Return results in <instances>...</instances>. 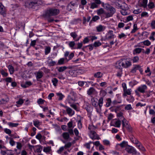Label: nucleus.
<instances>
[{
	"instance_id": "27",
	"label": "nucleus",
	"mask_w": 155,
	"mask_h": 155,
	"mask_svg": "<svg viewBox=\"0 0 155 155\" xmlns=\"http://www.w3.org/2000/svg\"><path fill=\"white\" fill-rule=\"evenodd\" d=\"M136 146L140 150L143 151L144 152L146 150L145 148L144 147L140 142V143H139L138 144L136 145Z\"/></svg>"
},
{
	"instance_id": "64",
	"label": "nucleus",
	"mask_w": 155,
	"mask_h": 155,
	"mask_svg": "<svg viewBox=\"0 0 155 155\" xmlns=\"http://www.w3.org/2000/svg\"><path fill=\"white\" fill-rule=\"evenodd\" d=\"M4 80L7 82L10 83L12 81V79L11 77H8L4 79Z\"/></svg>"
},
{
	"instance_id": "54",
	"label": "nucleus",
	"mask_w": 155,
	"mask_h": 155,
	"mask_svg": "<svg viewBox=\"0 0 155 155\" xmlns=\"http://www.w3.org/2000/svg\"><path fill=\"white\" fill-rule=\"evenodd\" d=\"M104 12V11L103 8H101L97 11V13L98 15H100Z\"/></svg>"
},
{
	"instance_id": "52",
	"label": "nucleus",
	"mask_w": 155,
	"mask_h": 155,
	"mask_svg": "<svg viewBox=\"0 0 155 155\" xmlns=\"http://www.w3.org/2000/svg\"><path fill=\"white\" fill-rule=\"evenodd\" d=\"M120 9L121 10H125L126 9H128V8L127 4H126L125 3L123 4L122 5Z\"/></svg>"
},
{
	"instance_id": "61",
	"label": "nucleus",
	"mask_w": 155,
	"mask_h": 155,
	"mask_svg": "<svg viewBox=\"0 0 155 155\" xmlns=\"http://www.w3.org/2000/svg\"><path fill=\"white\" fill-rule=\"evenodd\" d=\"M51 150V147H44L43 149V151L45 153H48Z\"/></svg>"
},
{
	"instance_id": "47",
	"label": "nucleus",
	"mask_w": 155,
	"mask_h": 155,
	"mask_svg": "<svg viewBox=\"0 0 155 155\" xmlns=\"http://www.w3.org/2000/svg\"><path fill=\"white\" fill-rule=\"evenodd\" d=\"M137 28V25L136 24H134L133 26V29L131 31V33H134L137 30H138Z\"/></svg>"
},
{
	"instance_id": "33",
	"label": "nucleus",
	"mask_w": 155,
	"mask_h": 155,
	"mask_svg": "<svg viewBox=\"0 0 155 155\" xmlns=\"http://www.w3.org/2000/svg\"><path fill=\"white\" fill-rule=\"evenodd\" d=\"M95 91L93 87H91L87 91V94L89 95H91Z\"/></svg>"
},
{
	"instance_id": "12",
	"label": "nucleus",
	"mask_w": 155,
	"mask_h": 155,
	"mask_svg": "<svg viewBox=\"0 0 155 155\" xmlns=\"http://www.w3.org/2000/svg\"><path fill=\"white\" fill-rule=\"evenodd\" d=\"M130 139L131 142L133 143L136 144V145L138 144V143H140V141L138 140L133 135H131L130 137Z\"/></svg>"
},
{
	"instance_id": "42",
	"label": "nucleus",
	"mask_w": 155,
	"mask_h": 155,
	"mask_svg": "<svg viewBox=\"0 0 155 155\" xmlns=\"http://www.w3.org/2000/svg\"><path fill=\"white\" fill-rule=\"evenodd\" d=\"M107 102L105 105L106 107H108L112 103L111 99L110 98H108L106 99Z\"/></svg>"
},
{
	"instance_id": "43",
	"label": "nucleus",
	"mask_w": 155,
	"mask_h": 155,
	"mask_svg": "<svg viewBox=\"0 0 155 155\" xmlns=\"http://www.w3.org/2000/svg\"><path fill=\"white\" fill-rule=\"evenodd\" d=\"M97 31L98 32L102 31L104 30L103 26L101 25H100L96 27Z\"/></svg>"
},
{
	"instance_id": "8",
	"label": "nucleus",
	"mask_w": 155,
	"mask_h": 155,
	"mask_svg": "<svg viewBox=\"0 0 155 155\" xmlns=\"http://www.w3.org/2000/svg\"><path fill=\"white\" fill-rule=\"evenodd\" d=\"M126 120L124 118V120H122V124L123 127H125L127 130L129 132H131L132 131V128L130 125L128 124L126 122H125V121Z\"/></svg>"
},
{
	"instance_id": "24",
	"label": "nucleus",
	"mask_w": 155,
	"mask_h": 155,
	"mask_svg": "<svg viewBox=\"0 0 155 155\" xmlns=\"http://www.w3.org/2000/svg\"><path fill=\"white\" fill-rule=\"evenodd\" d=\"M103 74L101 72H97L94 74V76L95 78H100L103 76Z\"/></svg>"
},
{
	"instance_id": "39",
	"label": "nucleus",
	"mask_w": 155,
	"mask_h": 155,
	"mask_svg": "<svg viewBox=\"0 0 155 155\" xmlns=\"http://www.w3.org/2000/svg\"><path fill=\"white\" fill-rule=\"evenodd\" d=\"M67 67L65 66L61 67L58 69V71L60 72H63L67 69Z\"/></svg>"
},
{
	"instance_id": "15",
	"label": "nucleus",
	"mask_w": 155,
	"mask_h": 155,
	"mask_svg": "<svg viewBox=\"0 0 155 155\" xmlns=\"http://www.w3.org/2000/svg\"><path fill=\"white\" fill-rule=\"evenodd\" d=\"M84 109H86L87 112L88 113H90L92 112L93 110V107L91 105L88 103L84 105Z\"/></svg>"
},
{
	"instance_id": "13",
	"label": "nucleus",
	"mask_w": 155,
	"mask_h": 155,
	"mask_svg": "<svg viewBox=\"0 0 155 155\" xmlns=\"http://www.w3.org/2000/svg\"><path fill=\"white\" fill-rule=\"evenodd\" d=\"M63 107L66 108V111L68 114L69 116H72L74 114V111L70 107L67 106H63Z\"/></svg>"
},
{
	"instance_id": "37",
	"label": "nucleus",
	"mask_w": 155,
	"mask_h": 155,
	"mask_svg": "<svg viewBox=\"0 0 155 155\" xmlns=\"http://www.w3.org/2000/svg\"><path fill=\"white\" fill-rule=\"evenodd\" d=\"M63 138L65 140L68 139L69 137V134L68 132H64L62 135Z\"/></svg>"
},
{
	"instance_id": "20",
	"label": "nucleus",
	"mask_w": 155,
	"mask_h": 155,
	"mask_svg": "<svg viewBox=\"0 0 155 155\" xmlns=\"http://www.w3.org/2000/svg\"><path fill=\"white\" fill-rule=\"evenodd\" d=\"M147 1L148 0H141V2H139V4L140 6L145 8L147 6Z\"/></svg>"
},
{
	"instance_id": "4",
	"label": "nucleus",
	"mask_w": 155,
	"mask_h": 155,
	"mask_svg": "<svg viewBox=\"0 0 155 155\" xmlns=\"http://www.w3.org/2000/svg\"><path fill=\"white\" fill-rule=\"evenodd\" d=\"M121 60L122 63L123 68H127L132 65L131 59L130 58H122Z\"/></svg>"
},
{
	"instance_id": "5",
	"label": "nucleus",
	"mask_w": 155,
	"mask_h": 155,
	"mask_svg": "<svg viewBox=\"0 0 155 155\" xmlns=\"http://www.w3.org/2000/svg\"><path fill=\"white\" fill-rule=\"evenodd\" d=\"M115 36L113 31L109 30L105 36V39L107 41L112 40L114 38Z\"/></svg>"
},
{
	"instance_id": "45",
	"label": "nucleus",
	"mask_w": 155,
	"mask_h": 155,
	"mask_svg": "<svg viewBox=\"0 0 155 155\" xmlns=\"http://www.w3.org/2000/svg\"><path fill=\"white\" fill-rule=\"evenodd\" d=\"M56 95L58 97V100L59 101L62 100L64 97L61 93H57Z\"/></svg>"
},
{
	"instance_id": "56",
	"label": "nucleus",
	"mask_w": 155,
	"mask_h": 155,
	"mask_svg": "<svg viewBox=\"0 0 155 155\" xmlns=\"http://www.w3.org/2000/svg\"><path fill=\"white\" fill-rule=\"evenodd\" d=\"M38 40V38H37L36 40L31 41L30 44V46L33 47H35V45H36V41H37Z\"/></svg>"
},
{
	"instance_id": "35",
	"label": "nucleus",
	"mask_w": 155,
	"mask_h": 155,
	"mask_svg": "<svg viewBox=\"0 0 155 155\" xmlns=\"http://www.w3.org/2000/svg\"><path fill=\"white\" fill-rule=\"evenodd\" d=\"M127 142L125 141H123L120 144H118L117 145V146H120L122 148L127 146Z\"/></svg>"
},
{
	"instance_id": "23",
	"label": "nucleus",
	"mask_w": 155,
	"mask_h": 155,
	"mask_svg": "<svg viewBox=\"0 0 155 155\" xmlns=\"http://www.w3.org/2000/svg\"><path fill=\"white\" fill-rule=\"evenodd\" d=\"M10 74H13L15 72V69L12 65H9L7 66Z\"/></svg>"
},
{
	"instance_id": "53",
	"label": "nucleus",
	"mask_w": 155,
	"mask_h": 155,
	"mask_svg": "<svg viewBox=\"0 0 155 155\" xmlns=\"http://www.w3.org/2000/svg\"><path fill=\"white\" fill-rule=\"evenodd\" d=\"M127 35L125 34L124 33H122L120 34H119L118 37L120 39H121L122 38L124 39L126 38Z\"/></svg>"
},
{
	"instance_id": "49",
	"label": "nucleus",
	"mask_w": 155,
	"mask_h": 155,
	"mask_svg": "<svg viewBox=\"0 0 155 155\" xmlns=\"http://www.w3.org/2000/svg\"><path fill=\"white\" fill-rule=\"evenodd\" d=\"M91 104L97 110L98 106L97 102L94 100V101H92Z\"/></svg>"
},
{
	"instance_id": "29",
	"label": "nucleus",
	"mask_w": 155,
	"mask_h": 155,
	"mask_svg": "<svg viewBox=\"0 0 155 155\" xmlns=\"http://www.w3.org/2000/svg\"><path fill=\"white\" fill-rule=\"evenodd\" d=\"M104 98L103 97H101L98 100V105L100 108H101L103 106Z\"/></svg>"
},
{
	"instance_id": "32",
	"label": "nucleus",
	"mask_w": 155,
	"mask_h": 155,
	"mask_svg": "<svg viewBox=\"0 0 155 155\" xmlns=\"http://www.w3.org/2000/svg\"><path fill=\"white\" fill-rule=\"evenodd\" d=\"M4 130L6 134H8L9 136L14 137V135L11 134L12 131L10 129L6 128L4 129Z\"/></svg>"
},
{
	"instance_id": "34",
	"label": "nucleus",
	"mask_w": 155,
	"mask_h": 155,
	"mask_svg": "<svg viewBox=\"0 0 155 155\" xmlns=\"http://www.w3.org/2000/svg\"><path fill=\"white\" fill-rule=\"evenodd\" d=\"M100 18V17L97 15L93 16L91 21L90 22V24L92 23L93 21L95 22L99 20Z\"/></svg>"
},
{
	"instance_id": "40",
	"label": "nucleus",
	"mask_w": 155,
	"mask_h": 155,
	"mask_svg": "<svg viewBox=\"0 0 155 155\" xmlns=\"http://www.w3.org/2000/svg\"><path fill=\"white\" fill-rule=\"evenodd\" d=\"M51 48L49 46H47L45 48V54L46 55L50 52Z\"/></svg>"
},
{
	"instance_id": "38",
	"label": "nucleus",
	"mask_w": 155,
	"mask_h": 155,
	"mask_svg": "<svg viewBox=\"0 0 155 155\" xmlns=\"http://www.w3.org/2000/svg\"><path fill=\"white\" fill-rule=\"evenodd\" d=\"M147 5L148 8L150 9H152L155 7L154 4L152 2L150 1V2Z\"/></svg>"
},
{
	"instance_id": "50",
	"label": "nucleus",
	"mask_w": 155,
	"mask_h": 155,
	"mask_svg": "<svg viewBox=\"0 0 155 155\" xmlns=\"http://www.w3.org/2000/svg\"><path fill=\"white\" fill-rule=\"evenodd\" d=\"M58 80L56 78H54L51 80L54 86L57 85V84L58 83Z\"/></svg>"
},
{
	"instance_id": "28",
	"label": "nucleus",
	"mask_w": 155,
	"mask_h": 155,
	"mask_svg": "<svg viewBox=\"0 0 155 155\" xmlns=\"http://www.w3.org/2000/svg\"><path fill=\"white\" fill-rule=\"evenodd\" d=\"M76 5V3L72 2H71L69 3L67 6V9H68L69 10H71L72 8H73V7L75 6Z\"/></svg>"
},
{
	"instance_id": "58",
	"label": "nucleus",
	"mask_w": 155,
	"mask_h": 155,
	"mask_svg": "<svg viewBox=\"0 0 155 155\" xmlns=\"http://www.w3.org/2000/svg\"><path fill=\"white\" fill-rule=\"evenodd\" d=\"M45 101V100H43L42 98H40L38 100L37 103L39 105L42 104L44 103Z\"/></svg>"
},
{
	"instance_id": "51",
	"label": "nucleus",
	"mask_w": 155,
	"mask_h": 155,
	"mask_svg": "<svg viewBox=\"0 0 155 155\" xmlns=\"http://www.w3.org/2000/svg\"><path fill=\"white\" fill-rule=\"evenodd\" d=\"M126 100L129 102H131L134 101V99L132 96L130 95V97H128L127 98Z\"/></svg>"
},
{
	"instance_id": "19",
	"label": "nucleus",
	"mask_w": 155,
	"mask_h": 155,
	"mask_svg": "<svg viewBox=\"0 0 155 155\" xmlns=\"http://www.w3.org/2000/svg\"><path fill=\"white\" fill-rule=\"evenodd\" d=\"M132 91L131 89H125L123 90L124 93L123 94V97H125L127 96V95H130L131 94V92Z\"/></svg>"
},
{
	"instance_id": "18",
	"label": "nucleus",
	"mask_w": 155,
	"mask_h": 155,
	"mask_svg": "<svg viewBox=\"0 0 155 155\" xmlns=\"http://www.w3.org/2000/svg\"><path fill=\"white\" fill-rule=\"evenodd\" d=\"M5 9L2 3H0V14L2 15L6 14Z\"/></svg>"
},
{
	"instance_id": "25",
	"label": "nucleus",
	"mask_w": 155,
	"mask_h": 155,
	"mask_svg": "<svg viewBox=\"0 0 155 155\" xmlns=\"http://www.w3.org/2000/svg\"><path fill=\"white\" fill-rule=\"evenodd\" d=\"M75 41H71L69 42L68 43V45L69 47L71 48V49H75L76 47L75 46Z\"/></svg>"
},
{
	"instance_id": "9",
	"label": "nucleus",
	"mask_w": 155,
	"mask_h": 155,
	"mask_svg": "<svg viewBox=\"0 0 155 155\" xmlns=\"http://www.w3.org/2000/svg\"><path fill=\"white\" fill-rule=\"evenodd\" d=\"M37 81L39 82H42L40 79L43 76V73L42 71H38L35 73Z\"/></svg>"
},
{
	"instance_id": "60",
	"label": "nucleus",
	"mask_w": 155,
	"mask_h": 155,
	"mask_svg": "<svg viewBox=\"0 0 155 155\" xmlns=\"http://www.w3.org/2000/svg\"><path fill=\"white\" fill-rule=\"evenodd\" d=\"M121 125V121L119 120L116 121L115 122V125L114 126L117 127H120Z\"/></svg>"
},
{
	"instance_id": "30",
	"label": "nucleus",
	"mask_w": 155,
	"mask_h": 155,
	"mask_svg": "<svg viewBox=\"0 0 155 155\" xmlns=\"http://www.w3.org/2000/svg\"><path fill=\"white\" fill-rule=\"evenodd\" d=\"M131 61H132L133 63H137L139 61V58L137 56H134L132 58H130Z\"/></svg>"
},
{
	"instance_id": "6",
	"label": "nucleus",
	"mask_w": 155,
	"mask_h": 155,
	"mask_svg": "<svg viewBox=\"0 0 155 155\" xmlns=\"http://www.w3.org/2000/svg\"><path fill=\"white\" fill-rule=\"evenodd\" d=\"M70 94L72 95V96L68 95L67 99V101L70 104L76 101L75 96H76V94L74 91L71 92Z\"/></svg>"
},
{
	"instance_id": "11",
	"label": "nucleus",
	"mask_w": 155,
	"mask_h": 155,
	"mask_svg": "<svg viewBox=\"0 0 155 155\" xmlns=\"http://www.w3.org/2000/svg\"><path fill=\"white\" fill-rule=\"evenodd\" d=\"M138 91L141 93H144L147 89V86L145 84L142 85L139 87L137 88Z\"/></svg>"
},
{
	"instance_id": "44",
	"label": "nucleus",
	"mask_w": 155,
	"mask_h": 155,
	"mask_svg": "<svg viewBox=\"0 0 155 155\" xmlns=\"http://www.w3.org/2000/svg\"><path fill=\"white\" fill-rule=\"evenodd\" d=\"M8 124L10 127H17L19 124L18 123H14L10 122L8 123Z\"/></svg>"
},
{
	"instance_id": "46",
	"label": "nucleus",
	"mask_w": 155,
	"mask_h": 155,
	"mask_svg": "<svg viewBox=\"0 0 155 155\" xmlns=\"http://www.w3.org/2000/svg\"><path fill=\"white\" fill-rule=\"evenodd\" d=\"M51 61L48 63V64L49 66H53L55 65H57L56 62L55 61H53L52 59H51Z\"/></svg>"
},
{
	"instance_id": "59",
	"label": "nucleus",
	"mask_w": 155,
	"mask_h": 155,
	"mask_svg": "<svg viewBox=\"0 0 155 155\" xmlns=\"http://www.w3.org/2000/svg\"><path fill=\"white\" fill-rule=\"evenodd\" d=\"M24 102V100L21 98H20L18 101L16 102L17 104L21 105Z\"/></svg>"
},
{
	"instance_id": "16",
	"label": "nucleus",
	"mask_w": 155,
	"mask_h": 155,
	"mask_svg": "<svg viewBox=\"0 0 155 155\" xmlns=\"http://www.w3.org/2000/svg\"><path fill=\"white\" fill-rule=\"evenodd\" d=\"M115 68L119 69L120 70H122L123 65L121 59L116 62L115 64Z\"/></svg>"
},
{
	"instance_id": "21",
	"label": "nucleus",
	"mask_w": 155,
	"mask_h": 155,
	"mask_svg": "<svg viewBox=\"0 0 155 155\" xmlns=\"http://www.w3.org/2000/svg\"><path fill=\"white\" fill-rule=\"evenodd\" d=\"M79 117V120L77 121L78 127L79 129H81L82 128V124L81 120L83 119V117H81L80 115L78 116Z\"/></svg>"
},
{
	"instance_id": "26",
	"label": "nucleus",
	"mask_w": 155,
	"mask_h": 155,
	"mask_svg": "<svg viewBox=\"0 0 155 155\" xmlns=\"http://www.w3.org/2000/svg\"><path fill=\"white\" fill-rule=\"evenodd\" d=\"M7 70H5L3 69L1 70L0 73L2 76L3 77H6L8 76V73L7 72Z\"/></svg>"
},
{
	"instance_id": "62",
	"label": "nucleus",
	"mask_w": 155,
	"mask_h": 155,
	"mask_svg": "<svg viewBox=\"0 0 155 155\" xmlns=\"http://www.w3.org/2000/svg\"><path fill=\"white\" fill-rule=\"evenodd\" d=\"M101 45V43L99 41L95 42L93 44V46L95 47H99Z\"/></svg>"
},
{
	"instance_id": "2",
	"label": "nucleus",
	"mask_w": 155,
	"mask_h": 155,
	"mask_svg": "<svg viewBox=\"0 0 155 155\" xmlns=\"http://www.w3.org/2000/svg\"><path fill=\"white\" fill-rule=\"evenodd\" d=\"M42 3L41 0H26L25 2L24 5L29 9H36Z\"/></svg>"
},
{
	"instance_id": "22",
	"label": "nucleus",
	"mask_w": 155,
	"mask_h": 155,
	"mask_svg": "<svg viewBox=\"0 0 155 155\" xmlns=\"http://www.w3.org/2000/svg\"><path fill=\"white\" fill-rule=\"evenodd\" d=\"M142 51H144V49L140 48H136L133 51V54L134 55L136 54H139Z\"/></svg>"
},
{
	"instance_id": "36",
	"label": "nucleus",
	"mask_w": 155,
	"mask_h": 155,
	"mask_svg": "<svg viewBox=\"0 0 155 155\" xmlns=\"http://www.w3.org/2000/svg\"><path fill=\"white\" fill-rule=\"evenodd\" d=\"M121 14L123 15H128L129 14V10L128 9L125 10H121L120 11Z\"/></svg>"
},
{
	"instance_id": "48",
	"label": "nucleus",
	"mask_w": 155,
	"mask_h": 155,
	"mask_svg": "<svg viewBox=\"0 0 155 155\" xmlns=\"http://www.w3.org/2000/svg\"><path fill=\"white\" fill-rule=\"evenodd\" d=\"M142 42L143 43V45H144L149 46L151 44V42L148 40L142 41Z\"/></svg>"
},
{
	"instance_id": "57",
	"label": "nucleus",
	"mask_w": 155,
	"mask_h": 155,
	"mask_svg": "<svg viewBox=\"0 0 155 155\" xmlns=\"http://www.w3.org/2000/svg\"><path fill=\"white\" fill-rule=\"evenodd\" d=\"M70 35L72 37L74 40H75L76 38L77 37V34L75 32H72L70 34Z\"/></svg>"
},
{
	"instance_id": "63",
	"label": "nucleus",
	"mask_w": 155,
	"mask_h": 155,
	"mask_svg": "<svg viewBox=\"0 0 155 155\" xmlns=\"http://www.w3.org/2000/svg\"><path fill=\"white\" fill-rule=\"evenodd\" d=\"M141 18H143V17H147L148 16V13L147 12H143L141 14Z\"/></svg>"
},
{
	"instance_id": "31",
	"label": "nucleus",
	"mask_w": 155,
	"mask_h": 155,
	"mask_svg": "<svg viewBox=\"0 0 155 155\" xmlns=\"http://www.w3.org/2000/svg\"><path fill=\"white\" fill-rule=\"evenodd\" d=\"M33 123L34 125L37 128H38L39 127L40 124L41 123V122H40L38 120H33Z\"/></svg>"
},
{
	"instance_id": "3",
	"label": "nucleus",
	"mask_w": 155,
	"mask_h": 155,
	"mask_svg": "<svg viewBox=\"0 0 155 155\" xmlns=\"http://www.w3.org/2000/svg\"><path fill=\"white\" fill-rule=\"evenodd\" d=\"M106 9L109 11V12L105 13V18H108L112 16L116 12L115 8L109 4H106Z\"/></svg>"
},
{
	"instance_id": "7",
	"label": "nucleus",
	"mask_w": 155,
	"mask_h": 155,
	"mask_svg": "<svg viewBox=\"0 0 155 155\" xmlns=\"http://www.w3.org/2000/svg\"><path fill=\"white\" fill-rule=\"evenodd\" d=\"M125 150L128 153L136 154L137 153V151L136 149L132 146L127 145L125 149Z\"/></svg>"
},
{
	"instance_id": "41",
	"label": "nucleus",
	"mask_w": 155,
	"mask_h": 155,
	"mask_svg": "<svg viewBox=\"0 0 155 155\" xmlns=\"http://www.w3.org/2000/svg\"><path fill=\"white\" fill-rule=\"evenodd\" d=\"M64 58H60L58 61L57 65H61L64 64Z\"/></svg>"
},
{
	"instance_id": "1",
	"label": "nucleus",
	"mask_w": 155,
	"mask_h": 155,
	"mask_svg": "<svg viewBox=\"0 0 155 155\" xmlns=\"http://www.w3.org/2000/svg\"><path fill=\"white\" fill-rule=\"evenodd\" d=\"M59 12L60 11L58 9L50 8L45 11L43 16L47 19L48 22H52L54 21V19L51 16H56L59 13Z\"/></svg>"
},
{
	"instance_id": "55",
	"label": "nucleus",
	"mask_w": 155,
	"mask_h": 155,
	"mask_svg": "<svg viewBox=\"0 0 155 155\" xmlns=\"http://www.w3.org/2000/svg\"><path fill=\"white\" fill-rule=\"evenodd\" d=\"M5 97H6L5 99L2 98L1 99L0 101L1 102H2V103H4L5 102H7L9 100L8 97L7 96H6Z\"/></svg>"
},
{
	"instance_id": "17",
	"label": "nucleus",
	"mask_w": 155,
	"mask_h": 155,
	"mask_svg": "<svg viewBox=\"0 0 155 155\" xmlns=\"http://www.w3.org/2000/svg\"><path fill=\"white\" fill-rule=\"evenodd\" d=\"M134 67H133L131 69L130 72L133 73H135L138 70L139 68H140V65L139 64L134 65Z\"/></svg>"
},
{
	"instance_id": "14",
	"label": "nucleus",
	"mask_w": 155,
	"mask_h": 155,
	"mask_svg": "<svg viewBox=\"0 0 155 155\" xmlns=\"http://www.w3.org/2000/svg\"><path fill=\"white\" fill-rule=\"evenodd\" d=\"M13 151L11 150H1V154L2 155H14Z\"/></svg>"
},
{
	"instance_id": "10",
	"label": "nucleus",
	"mask_w": 155,
	"mask_h": 155,
	"mask_svg": "<svg viewBox=\"0 0 155 155\" xmlns=\"http://www.w3.org/2000/svg\"><path fill=\"white\" fill-rule=\"evenodd\" d=\"M90 133L92 135V136H90V137L92 140H99L100 138L99 135L97 134L96 132L93 130H91Z\"/></svg>"
}]
</instances>
